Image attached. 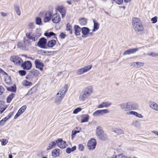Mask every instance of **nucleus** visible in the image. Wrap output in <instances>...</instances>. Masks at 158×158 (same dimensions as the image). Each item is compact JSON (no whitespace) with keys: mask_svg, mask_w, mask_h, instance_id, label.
<instances>
[{"mask_svg":"<svg viewBox=\"0 0 158 158\" xmlns=\"http://www.w3.org/2000/svg\"><path fill=\"white\" fill-rule=\"evenodd\" d=\"M93 91L92 88L91 86L86 87L81 93L79 97V99L84 101L91 95Z\"/></svg>","mask_w":158,"mask_h":158,"instance_id":"1","label":"nucleus"},{"mask_svg":"<svg viewBox=\"0 0 158 158\" xmlns=\"http://www.w3.org/2000/svg\"><path fill=\"white\" fill-rule=\"evenodd\" d=\"M118 106L122 110L127 111L131 110V102H123L118 104Z\"/></svg>","mask_w":158,"mask_h":158,"instance_id":"2","label":"nucleus"},{"mask_svg":"<svg viewBox=\"0 0 158 158\" xmlns=\"http://www.w3.org/2000/svg\"><path fill=\"white\" fill-rule=\"evenodd\" d=\"M109 113L108 109H104L102 110H98L94 112L93 114V116L97 117L102 116L104 114Z\"/></svg>","mask_w":158,"mask_h":158,"instance_id":"3","label":"nucleus"},{"mask_svg":"<svg viewBox=\"0 0 158 158\" xmlns=\"http://www.w3.org/2000/svg\"><path fill=\"white\" fill-rule=\"evenodd\" d=\"M10 60L17 65H20L23 62L21 58L17 56H13L10 58Z\"/></svg>","mask_w":158,"mask_h":158,"instance_id":"4","label":"nucleus"},{"mask_svg":"<svg viewBox=\"0 0 158 158\" xmlns=\"http://www.w3.org/2000/svg\"><path fill=\"white\" fill-rule=\"evenodd\" d=\"M96 144V140L95 139H91L87 143L88 148L89 150L94 149L95 148Z\"/></svg>","mask_w":158,"mask_h":158,"instance_id":"5","label":"nucleus"},{"mask_svg":"<svg viewBox=\"0 0 158 158\" xmlns=\"http://www.w3.org/2000/svg\"><path fill=\"white\" fill-rule=\"evenodd\" d=\"M52 20L54 23H59L61 20V18L59 14L58 13H55L52 15Z\"/></svg>","mask_w":158,"mask_h":158,"instance_id":"6","label":"nucleus"},{"mask_svg":"<svg viewBox=\"0 0 158 158\" xmlns=\"http://www.w3.org/2000/svg\"><path fill=\"white\" fill-rule=\"evenodd\" d=\"M92 67V65H89L85 66L82 68L79 69L77 70V74L78 75L81 74L89 70Z\"/></svg>","mask_w":158,"mask_h":158,"instance_id":"7","label":"nucleus"},{"mask_svg":"<svg viewBox=\"0 0 158 158\" xmlns=\"http://www.w3.org/2000/svg\"><path fill=\"white\" fill-rule=\"evenodd\" d=\"M47 40L44 38H41L38 41L37 45L40 47L42 48H46V44Z\"/></svg>","mask_w":158,"mask_h":158,"instance_id":"8","label":"nucleus"},{"mask_svg":"<svg viewBox=\"0 0 158 158\" xmlns=\"http://www.w3.org/2000/svg\"><path fill=\"white\" fill-rule=\"evenodd\" d=\"M68 89V87L66 85H64L57 93V96H60V97L64 98L65 94Z\"/></svg>","mask_w":158,"mask_h":158,"instance_id":"9","label":"nucleus"},{"mask_svg":"<svg viewBox=\"0 0 158 158\" xmlns=\"http://www.w3.org/2000/svg\"><path fill=\"white\" fill-rule=\"evenodd\" d=\"M34 63L36 68L39 69L41 71L43 70V67L44 66V64L41 62V60L36 59Z\"/></svg>","mask_w":158,"mask_h":158,"instance_id":"10","label":"nucleus"},{"mask_svg":"<svg viewBox=\"0 0 158 158\" xmlns=\"http://www.w3.org/2000/svg\"><path fill=\"white\" fill-rule=\"evenodd\" d=\"M21 66L23 68V69L28 70L31 68L32 64L30 61H26L21 64Z\"/></svg>","mask_w":158,"mask_h":158,"instance_id":"11","label":"nucleus"},{"mask_svg":"<svg viewBox=\"0 0 158 158\" xmlns=\"http://www.w3.org/2000/svg\"><path fill=\"white\" fill-rule=\"evenodd\" d=\"M57 144L58 146L60 148H64L66 146V142L63 141L62 139H58L56 140Z\"/></svg>","mask_w":158,"mask_h":158,"instance_id":"12","label":"nucleus"},{"mask_svg":"<svg viewBox=\"0 0 158 158\" xmlns=\"http://www.w3.org/2000/svg\"><path fill=\"white\" fill-rule=\"evenodd\" d=\"M142 48V47H140L137 48L130 49L125 51L123 53V55H129L135 53L138 51L139 49H141Z\"/></svg>","mask_w":158,"mask_h":158,"instance_id":"13","label":"nucleus"},{"mask_svg":"<svg viewBox=\"0 0 158 158\" xmlns=\"http://www.w3.org/2000/svg\"><path fill=\"white\" fill-rule=\"evenodd\" d=\"M58 11L60 12L62 18L65 16V10L64 7L62 6H59L57 8Z\"/></svg>","mask_w":158,"mask_h":158,"instance_id":"14","label":"nucleus"},{"mask_svg":"<svg viewBox=\"0 0 158 158\" xmlns=\"http://www.w3.org/2000/svg\"><path fill=\"white\" fill-rule=\"evenodd\" d=\"M27 108V106L26 105H24L22 106L20 109L19 110L17 113L15 115L14 117L15 119L17 118L20 114L23 113L25 110Z\"/></svg>","mask_w":158,"mask_h":158,"instance_id":"15","label":"nucleus"},{"mask_svg":"<svg viewBox=\"0 0 158 158\" xmlns=\"http://www.w3.org/2000/svg\"><path fill=\"white\" fill-rule=\"evenodd\" d=\"M133 27L136 32H141L143 30V28L142 23L138 25L137 24L136 25H135V26Z\"/></svg>","mask_w":158,"mask_h":158,"instance_id":"16","label":"nucleus"},{"mask_svg":"<svg viewBox=\"0 0 158 158\" xmlns=\"http://www.w3.org/2000/svg\"><path fill=\"white\" fill-rule=\"evenodd\" d=\"M52 13L50 12H47L46 13L44 17V22H47L52 19Z\"/></svg>","mask_w":158,"mask_h":158,"instance_id":"17","label":"nucleus"},{"mask_svg":"<svg viewBox=\"0 0 158 158\" xmlns=\"http://www.w3.org/2000/svg\"><path fill=\"white\" fill-rule=\"evenodd\" d=\"M89 31V29L88 28L86 27H82V28L81 32L83 35H82V37L84 38H86Z\"/></svg>","mask_w":158,"mask_h":158,"instance_id":"18","label":"nucleus"},{"mask_svg":"<svg viewBox=\"0 0 158 158\" xmlns=\"http://www.w3.org/2000/svg\"><path fill=\"white\" fill-rule=\"evenodd\" d=\"M75 30V34L76 35H79L80 34L81 31H82V28L77 25H75L74 27Z\"/></svg>","mask_w":158,"mask_h":158,"instance_id":"19","label":"nucleus"},{"mask_svg":"<svg viewBox=\"0 0 158 158\" xmlns=\"http://www.w3.org/2000/svg\"><path fill=\"white\" fill-rule=\"evenodd\" d=\"M111 103H108L107 102H104L101 103V104L98 105V108H101L104 107H108L111 105Z\"/></svg>","mask_w":158,"mask_h":158,"instance_id":"20","label":"nucleus"},{"mask_svg":"<svg viewBox=\"0 0 158 158\" xmlns=\"http://www.w3.org/2000/svg\"><path fill=\"white\" fill-rule=\"evenodd\" d=\"M96 135L99 138L104 132L102 128L98 126L96 130Z\"/></svg>","mask_w":158,"mask_h":158,"instance_id":"21","label":"nucleus"},{"mask_svg":"<svg viewBox=\"0 0 158 158\" xmlns=\"http://www.w3.org/2000/svg\"><path fill=\"white\" fill-rule=\"evenodd\" d=\"M149 106L152 109L158 111V105L155 102H151L149 103Z\"/></svg>","mask_w":158,"mask_h":158,"instance_id":"22","label":"nucleus"},{"mask_svg":"<svg viewBox=\"0 0 158 158\" xmlns=\"http://www.w3.org/2000/svg\"><path fill=\"white\" fill-rule=\"evenodd\" d=\"M142 23L141 20L138 18H134L132 19V23L133 27L135 26V25H136L137 24H139Z\"/></svg>","mask_w":158,"mask_h":158,"instance_id":"23","label":"nucleus"},{"mask_svg":"<svg viewBox=\"0 0 158 158\" xmlns=\"http://www.w3.org/2000/svg\"><path fill=\"white\" fill-rule=\"evenodd\" d=\"M56 41L55 40H50L48 42L47 45L49 47L52 48L56 44Z\"/></svg>","mask_w":158,"mask_h":158,"instance_id":"24","label":"nucleus"},{"mask_svg":"<svg viewBox=\"0 0 158 158\" xmlns=\"http://www.w3.org/2000/svg\"><path fill=\"white\" fill-rule=\"evenodd\" d=\"M93 21L94 23V26L93 31H95L99 29V24L96 22L94 19H93Z\"/></svg>","mask_w":158,"mask_h":158,"instance_id":"25","label":"nucleus"},{"mask_svg":"<svg viewBox=\"0 0 158 158\" xmlns=\"http://www.w3.org/2000/svg\"><path fill=\"white\" fill-rule=\"evenodd\" d=\"M113 131L118 134H124V132L123 131L119 128H115L113 129Z\"/></svg>","mask_w":158,"mask_h":158,"instance_id":"26","label":"nucleus"},{"mask_svg":"<svg viewBox=\"0 0 158 158\" xmlns=\"http://www.w3.org/2000/svg\"><path fill=\"white\" fill-rule=\"evenodd\" d=\"M89 116L87 114H86L83 115L82 117L81 123H83L87 122L89 120Z\"/></svg>","mask_w":158,"mask_h":158,"instance_id":"27","label":"nucleus"},{"mask_svg":"<svg viewBox=\"0 0 158 158\" xmlns=\"http://www.w3.org/2000/svg\"><path fill=\"white\" fill-rule=\"evenodd\" d=\"M60 149L56 148L54 149L52 152V156L55 157L58 156L60 155Z\"/></svg>","mask_w":158,"mask_h":158,"instance_id":"28","label":"nucleus"},{"mask_svg":"<svg viewBox=\"0 0 158 158\" xmlns=\"http://www.w3.org/2000/svg\"><path fill=\"white\" fill-rule=\"evenodd\" d=\"M133 65L135 67L137 68H139L141 66H143L144 63L143 62H134L133 63Z\"/></svg>","mask_w":158,"mask_h":158,"instance_id":"29","label":"nucleus"},{"mask_svg":"<svg viewBox=\"0 0 158 158\" xmlns=\"http://www.w3.org/2000/svg\"><path fill=\"white\" fill-rule=\"evenodd\" d=\"M56 144L57 142L55 141L51 142L49 144V145L47 148V150H48L52 149L54 146L56 145Z\"/></svg>","mask_w":158,"mask_h":158,"instance_id":"30","label":"nucleus"},{"mask_svg":"<svg viewBox=\"0 0 158 158\" xmlns=\"http://www.w3.org/2000/svg\"><path fill=\"white\" fill-rule=\"evenodd\" d=\"M36 88L34 87L30 89V90L28 91L27 93L25 95L26 96L28 95H30L34 93L36 91Z\"/></svg>","mask_w":158,"mask_h":158,"instance_id":"31","label":"nucleus"},{"mask_svg":"<svg viewBox=\"0 0 158 158\" xmlns=\"http://www.w3.org/2000/svg\"><path fill=\"white\" fill-rule=\"evenodd\" d=\"M44 35L45 36H47L48 38L54 35L55 36L54 37V38L57 39V38L56 36H55L56 35L55 34L52 32H46L44 33Z\"/></svg>","mask_w":158,"mask_h":158,"instance_id":"32","label":"nucleus"},{"mask_svg":"<svg viewBox=\"0 0 158 158\" xmlns=\"http://www.w3.org/2000/svg\"><path fill=\"white\" fill-rule=\"evenodd\" d=\"M76 146H74L72 148H68L66 150V152L67 154L70 153L71 152H73L76 150Z\"/></svg>","mask_w":158,"mask_h":158,"instance_id":"33","label":"nucleus"},{"mask_svg":"<svg viewBox=\"0 0 158 158\" xmlns=\"http://www.w3.org/2000/svg\"><path fill=\"white\" fill-rule=\"evenodd\" d=\"M63 98L60 97V96L58 95V96H57V95H56L55 101V103L57 105L59 104Z\"/></svg>","mask_w":158,"mask_h":158,"instance_id":"34","label":"nucleus"},{"mask_svg":"<svg viewBox=\"0 0 158 158\" xmlns=\"http://www.w3.org/2000/svg\"><path fill=\"white\" fill-rule=\"evenodd\" d=\"M72 27L69 23H67L66 24V30L67 31H69L70 34H72Z\"/></svg>","mask_w":158,"mask_h":158,"instance_id":"35","label":"nucleus"},{"mask_svg":"<svg viewBox=\"0 0 158 158\" xmlns=\"http://www.w3.org/2000/svg\"><path fill=\"white\" fill-rule=\"evenodd\" d=\"M22 84L24 86H30L32 85V83L27 80H24L22 82Z\"/></svg>","mask_w":158,"mask_h":158,"instance_id":"36","label":"nucleus"},{"mask_svg":"<svg viewBox=\"0 0 158 158\" xmlns=\"http://www.w3.org/2000/svg\"><path fill=\"white\" fill-rule=\"evenodd\" d=\"M79 23L81 25H85L87 23L86 19L84 18H81L79 19Z\"/></svg>","mask_w":158,"mask_h":158,"instance_id":"37","label":"nucleus"},{"mask_svg":"<svg viewBox=\"0 0 158 158\" xmlns=\"http://www.w3.org/2000/svg\"><path fill=\"white\" fill-rule=\"evenodd\" d=\"M99 138L102 140H105L108 139V137L106 134L104 132L99 137Z\"/></svg>","mask_w":158,"mask_h":158,"instance_id":"38","label":"nucleus"},{"mask_svg":"<svg viewBox=\"0 0 158 158\" xmlns=\"http://www.w3.org/2000/svg\"><path fill=\"white\" fill-rule=\"evenodd\" d=\"M15 96V94H11L7 98V102L8 103L10 102Z\"/></svg>","mask_w":158,"mask_h":158,"instance_id":"39","label":"nucleus"},{"mask_svg":"<svg viewBox=\"0 0 158 158\" xmlns=\"http://www.w3.org/2000/svg\"><path fill=\"white\" fill-rule=\"evenodd\" d=\"M15 10L16 12L17 15H20L21 14V12L19 10V6L17 5H14Z\"/></svg>","mask_w":158,"mask_h":158,"instance_id":"40","label":"nucleus"},{"mask_svg":"<svg viewBox=\"0 0 158 158\" xmlns=\"http://www.w3.org/2000/svg\"><path fill=\"white\" fill-rule=\"evenodd\" d=\"M132 125L136 127H139L140 125L139 122L138 120L134 121L132 123Z\"/></svg>","mask_w":158,"mask_h":158,"instance_id":"41","label":"nucleus"},{"mask_svg":"<svg viewBox=\"0 0 158 158\" xmlns=\"http://www.w3.org/2000/svg\"><path fill=\"white\" fill-rule=\"evenodd\" d=\"M131 110H135L138 109L139 107L138 105L137 104L135 103L132 105L131 104Z\"/></svg>","mask_w":158,"mask_h":158,"instance_id":"42","label":"nucleus"},{"mask_svg":"<svg viewBox=\"0 0 158 158\" xmlns=\"http://www.w3.org/2000/svg\"><path fill=\"white\" fill-rule=\"evenodd\" d=\"M26 37L28 39L32 40L34 41L33 35H31V33L30 32L27 33L26 34Z\"/></svg>","mask_w":158,"mask_h":158,"instance_id":"43","label":"nucleus"},{"mask_svg":"<svg viewBox=\"0 0 158 158\" xmlns=\"http://www.w3.org/2000/svg\"><path fill=\"white\" fill-rule=\"evenodd\" d=\"M5 81L6 82V83L8 85H10L12 84V82H11V80L10 79L9 77L7 78H6L5 79Z\"/></svg>","mask_w":158,"mask_h":158,"instance_id":"44","label":"nucleus"},{"mask_svg":"<svg viewBox=\"0 0 158 158\" xmlns=\"http://www.w3.org/2000/svg\"><path fill=\"white\" fill-rule=\"evenodd\" d=\"M36 23L38 25H41L42 21L40 17H36Z\"/></svg>","mask_w":158,"mask_h":158,"instance_id":"45","label":"nucleus"},{"mask_svg":"<svg viewBox=\"0 0 158 158\" xmlns=\"http://www.w3.org/2000/svg\"><path fill=\"white\" fill-rule=\"evenodd\" d=\"M6 88L7 90L9 91H13V92H15L16 91V89L15 87L13 86L10 87H6Z\"/></svg>","mask_w":158,"mask_h":158,"instance_id":"46","label":"nucleus"},{"mask_svg":"<svg viewBox=\"0 0 158 158\" xmlns=\"http://www.w3.org/2000/svg\"><path fill=\"white\" fill-rule=\"evenodd\" d=\"M32 73L34 76L37 77L39 74V71L35 70L32 72Z\"/></svg>","mask_w":158,"mask_h":158,"instance_id":"47","label":"nucleus"},{"mask_svg":"<svg viewBox=\"0 0 158 158\" xmlns=\"http://www.w3.org/2000/svg\"><path fill=\"white\" fill-rule=\"evenodd\" d=\"M82 109L81 108L78 107L75 109L73 111V113L74 114H76L78 112L80 111Z\"/></svg>","mask_w":158,"mask_h":158,"instance_id":"48","label":"nucleus"},{"mask_svg":"<svg viewBox=\"0 0 158 158\" xmlns=\"http://www.w3.org/2000/svg\"><path fill=\"white\" fill-rule=\"evenodd\" d=\"M19 73L22 76L25 75L26 73V72L25 70H19Z\"/></svg>","mask_w":158,"mask_h":158,"instance_id":"49","label":"nucleus"},{"mask_svg":"<svg viewBox=\"0 0 158 158\" xmlns=\"http://www.w3.org/2000/svg\"><path fill=\"white\" fill-rule=\"evenodd\" d=\"M116 3L119 5L122 4L123 2V0H113Z\"/></svg>","mask_w":158,"mask_h":158,"instance_id":"50","label":"nucleus"},{"mask_svg":"<svg viewBox=\"0 0 158 158\" xmlns=\"http://www.w3.org/2000/svg\"><path fill=\"white\" fill-rule=\"evenodd\" d=\"M0 73L3 75L5 77H7L8 76L7 74L2 69L0 68Z\"/></svg>","mask_w":158,"mask_h":158,"instance_id":"51","label":"nucleus"},{"mask_svg":"<svg viewBox=\"0 0 158 158\" xmlns=\"http://www.w3.org/2000/svg\"><path fill=\"white\" fill-rule=\"evenodd\" d=\"M116 158H128L127 156H125L122 154H120L116 157Z\"/></svg>","mask_w":158,"mask_h":158,"instance_id":"52","label":"nucleus"},{"mask_svg":"<svg viewBox=\"0 0 158 158\" xmlns=\"http://www.w3.org/2000/svg\"><path fill=\"white\" fill-rule=\"evenodd\" d=\"M79 131H73L72 132V135L71 136L72 138L74 137L75 135L77 133H79Z\"/></svg>","mask_w":158,"mask_h":158,"instance_id":"53","label":"nucleus"},{"mask_svg":"<svg viewBox=\"0 0 158 158\" xmlns=\"http://www.w3.org/2000/svg\"><path fill=\"white\" fill-rule=\"evenodd\" d=\"M84 147L83 145L81 144L78 145V148L80 151H82L84 149Z\"/></svg>","mask_w":158,"mask_h":158,"instance_id":"54","label":"nucleus"},{"mask_svg":"<svg viewBox=\"0 0 158 158\" xmlns=\"http://www.w3.org/2000/svg\"><path fill=\"white\" fill-rule=\"evenodd\" d=\"M2 145H5L7 143L8 141H7L6 139H2L1 141Z\"/></svg>","mask_w":158,"mask_h":158,"instance_id":"55","label":"nucleus"},{"mask_svg":"<svg viewBox=\"0 0 158 158\" xmlns=\"http://www.w3.org/2000/svg\"><path fill=\"white\" fill-rule=\"evenodd\" d=\"M40 35H38L37 34H34L33 35V38H34V41H35L37 40V39L39 37Z\"/></svg>","mask_w":158,"mask_h":158,"instance_id":"56","label":"nucleus"},{"mask_svg":"<svg viewBox=\"0 0 158 158\" xmlns=\"http://www.w3.org/2000/svg\"><path fill=\"white\" fill-rule=\"evenodd\" d=\"M66 36V35L63 32L61 33L59 35V37L62 39H64Z\"/></svg>","mask_w":158,"mask_h":158,"instance_id":"57","label":"nucleus"},{"mask_svg":"<svg viewBox=\"0 0 158 158\" xmlns=\"http://www.w3.org/2000/svg\"><path fill=\"white\" fill-rule=\"evenodd\" d=\"M151 20L152 21L153 23H155L157 22V18L156 16H155L152 18Z\"/></svg>","mask_w":158,"mask_h":158,"instance_id":"58","label":"nucleus"},{"mask_svg":"<svg viewBox=\"0 0 158 158\" xmlns=\"http://www.w3.org/2000/svg\"><path fill=\"white\" fill-rule=\"evenodd\" d=\"M23 42L24 44H29L30 42V41L29 40L27 39L26 38H24Z\"/></svg>","mask_w":158,"mask_h":158,"instance_id":"59","label":"nucleus"},{"mask_svg":"<svg viewBox=\"0 0 158 158\" xmlns=\"http://www.w3.org/2000/svg\"><path fill=\"white\" fill-rule=\"evenodd\" d=\"M4 90V88L0 85V95H1L3 93Z\"/></svg>","mask_w":158,"mask_h":158,"instance_id":"60","label":"nucleus"},{"mask_svg":"<svg viewBox=\"0 0 158 158\" xmlns=\"http://www.w3.org/2000/svg\"><path fill=\"white\" fill-rule=\"evenodd\" d=\"M137 113V112H135L134 111H130L129 112V113H128V114H130L134 115L136 116Z\"/></svg>","mask_w":158,"mask_h":158,"instance_id":"61","label":"nucleus"},{"mask_svg":"<svg viewBox=\"0 0 158 158\" xmlns=\"http://www.w3.org/2000/svg\"><path fill=\"white\" fill-rule=\"evenodd\" d=\"M136 116L139 118H143V116L141 114L137 113Z\"/></svg>","mask_w":158,"mask_h":158,"instance_id":"62","label":"nucleus"},{"mask_svg":"<svg viewBox=\"0 0 158 158\" xmlns=\"http://www.w3.org/2000/svg\"><path fill=\"white\" fill-rule=\"evenodd\" d=\"M149 56H155L156 55L154 52H149L147 54Z\"/></svg>","mask_w":158,"mask_h":158,"instance_id":"63","label":"nucleus"},{"mask_svg":"<svg viewBox=\"0 0 158 158\" xmlns=\"http://www.w3.org/2000/svg\"><path fill=\"white\" fill-rule=\"evenodd\" d=\"M13 114V112H12L9 113L7 116V117L9 119L12 116Z\"/></svg>","mask_w":158,"mask_h":158,"instance_id":"64","label":"nucleus"}]
</instances>
